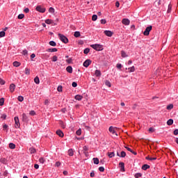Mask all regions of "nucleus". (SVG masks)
Wrapping results in <instances>:
<instances>
[{
	"label": "nucleus",
	"instance_id": "f257e3e1",
	"mask_svg": "<svg viewBox=\"0 0 178 178\" xmlns=\"http://www.w3.org/2000/svg\"><path fill=\"white\" fill-rule=\"evenodd\" d=\"M58 37L60 41H62V42H64V44H67V42H69V39H67V38L64 35H62L61 33H58Z\"/></svg>",
	"mask_w": 178,
	"mask_h": 178
},
{
	"label": "nucleus",
	"instance_id": "f03ea898",
	"mask_svg": "<svg viewBox=\"0 0 178 178\" xmlns=\"http://www.w3.org/2000/svg\"><path fill=\"white\" fill-rule=\"evenodd\" d=\"M90 47L95 51H102L104 49V47L101 44H92Z\"/></svg>",
	"mask_w": 178,
	"mask_h": 178
},
{
	"label": "nucleus",
	"instance_id": "7ed1b4c3",
	"mask_svg": "<svg viewBox=\"0 0 178 178\" xmlns=\"http://www.w3.org/2000/svg\"><path fill=\"white\" fill-rule=\"evenodd\" d=\"M118 130V128L113 127V126H111L108 129V131L111 133L113 136H118V133H116V131Z\"/></svg>",
	"mask_w": 178,
	"mask_h": 178
},
{
	"label": "nucleus",
	"instance_id": "20e7f679",
	"mask_svg": "<svg viewBox=\"0 0 178 178\" xmlns=\"http://www.w3.org/2000/svg\"><path fill=\"white\" fill-rule=\"evenodd\" d=\"M152 30V26H147L143 32L144 35H149V31Z\"/></svg>",
	"mask_w": 178,
	"mask_h": 178
},
{
	"label": "nucleus",
	"instance_id": "39448f33",
	"mask_svg": "<svg viewBox=\"0 0 178 178\" xmlns=\"http://www.w3.org/2000/svg\"><path fill=\"white\" fill-rule=\"evenodd\" d=\"M35 10H37V12H40V13H45V8L41 6H38Z\"/></svg>",
	"mask_w": 178,
	"mask_h": 178
},
{
	"label": "nucleus",
	"instance_id": "423d86ee",
	"mask_svg": "<svg viewBox=\"0 0 178 178\" xmlns=\"http://www.w3.org/2000/svg\"><path fill=\"white\" fill-rule=\"evenodd\" d=\"M15 129H19L20 127V122H19V117H15Z\"/></svg>",
	"mask_w": 178,
	"mask_h": 178
},
{
	"label": "nucleus",
	"instance_id": "0eeeda50",
	"mask_svg": "<svg viewBox=\"0 0 178 178\" xmlns=\"http://www.w3.org/2000/svg\"><path fill=\"white\" fill-rule=\"evenodd\" d=\"M91 63H92L91 60L87 59L86 60L84 61L83 65L84 67H88V66H90V65H91Z\"/></svg>",
	"mask_w": 178,
	"mask_h": 178
},
{
	"label": "nucleus",
	"instance_id": "6e6552de",
	"mask_svg": "<svg viewBox=\"0 0 178 178\" xmlns=\"http://www.w3.org/2000/svg\"><path fill=\"white\" fill-rule=\"evenodd\" d=\"M10 92H14L16 90V85L15 83H11L9 87Z\"/></svg>",
	"mask_w": 178,
	"mask_h": 178
},
{
	"label": "nucleus",
	"instance_id": "1a4fd4ad",
	"mask_svg": "<svg viewBox=\"0 0 178 178\" xmlns=\"http://www.w3.org/2000/svg\"><path fill=\"white\" fill-rule=\"evenodd\" d=\"M122 24H124V26H129L130 24V20L129 19L124 18L122 20Z\"/></svg>",
	"mask_w": 178,
	"mask_h": 178
},
{
	"label": "nucleus",
	"instance_id": "9d476101",
	"mask_svg": "<svg viewBox=\"0 0 178 178\" xmlns=\"http://www.w3.org/2000/svg\"><path fill=\"white\" fill-rule=\"evenodd\" d=\"M105 35H107V37H112L113 35V32L111 31H104Z\"/></svg>",
	"mask_w": 178,
	"mask_h": 178
},
{
	"label": "nucleus",
	"instance_id": "9b49d317",
	"mask_svg": "<svg viewBox=\"0 0 178 178\" xmlns=\"http://www.w3.org/2000/svg\"><path fill=\"white\" fill-rule=\"evenodd\" d=\"M124 148H126V149L127 151H129V152H131V154H133L134 155H137V152H134L133 149H131L130 147L125 146Z\"/></svg>",
	"mask_w": 178,
	"mask_h": 178
},
{
	"label": "nucleus",
	"instance_id": "f8f14e48",
	"mask_svg": "<svg viewBox=\"0 0 178 178\" xmlns=\"http://www.w3.org/2000/svg\"><path fill=\"white\" fill-rule=\"evenodd\" d=\"M119 166L121 168V169H120L121 172H124L125 171V170H124V163L120 162L119 163Z\"/></svg>",
	"mask_w": 178,
	"mask_h": 178
},
{
	"label": "nucleus",
	"instance_id": "ddd939ff",
	"mask_svg": "<svg viewBox=\"0 0 178 178\" xmlns=\"http://www.w3.org/2000/svg\"><path fill=\"white\" fill-rule=\"evenodd\" d=\"M66 71L67 72V73H73V67H72V66H68L66 67Z\"/></svg>",
	"mask_w": 178,
	"mask_h": 178
},
{
	"label": "nucleus",
	"instance_id": "4468645a",
	"mask_svg": "<svg viewBox=\"0 0 178 178\" xmlns=\"http://www.w3.org/2000/svg\"><path fill=\"white\" fill-rule=\"evenodd\" d=\"M47 52H58V49L56 48L47 49Z\"/></svg>",
	"mask_w": 178,
	"mask_h": 178
},
{
	"label": "nucleus",
	"instance_id": "2eb2a0df",
	"mask_svg": "<svg viewBox=\"0 0 178 178\" xmlns=\"http://www.w3.org/2000/svg\"><path fill=\"white\" fill-rule=\"evenodd\" d=\"M1 163H3V165H6L8 163V160L5 158H1L0 159Z\"/></svg>",
	"mask_w": 178,
	"mask_h": 178
},
{
	"label": "nucleus",
	"instance_id": "dca6fc26",
	"mask_svg": "<svg viewBox=\"0 0 178 178\" xmlns=\"http://www.w3.org/2000/svg\"><path fill=\"white\" fill-rule=\"evenodd\" d=\"M121 56L122 58H127L129 56V55H127V54H126V51H124V50L121 51Z\"/></svg>",
	"mask_w": 178,
	"mask_h": 178
},
{
	"label": "nucleus",
	"instance_id": "f3484780",
	"mask_svg": "<svg viewBox=\"0 0 178 178\" xmlns=\"http://www.w3.org/2000/svg\"><path fill=\"white\" fill-rule=\"evenodd\" d=\"M74 98L75 99H76V101H81V99H83V96L80 95H76Z\"/></svg>",
	"mask_w": 178,
	"mask_h": 178
},
{
	"label": "nucleus",
	"instance_id": "a211bd4d",
	"mask_svg": "<svg viewBox=\"0 0 178 178\" xmlns=\"http://www.w3.org/2000/svg\"><path fill=\"white\" fill-rule=\"evenodd\" d=\"M28 119L29 118H27V115H26V113H23L22 114V121L27 122Z\"/></svg>",
	"mask_w": 178,
	"mask_h": 178
},
{
	"label": "nucleus",
	"instance_id": "6ab92c4d",
	"mask_svg": "<svg viewBox=\"0 0 178 178\" xmlns=\"http://www.w3.org/2000/svg\"><path fill=\"white\" fill-rule=\"evenodd\" d=\"M56 135L59 136V137H63V132L60 130L56 131Z\"/></svg>",
	"mask_w": 178,
	"mask_h": 178
},
{
	"label": "nucleus",
	"instance_id": "aec40b11",
	"mask_svg": "<svg viewBox=\"0 0 178 178\" xmlns=\"http://www.w3.org/2000/svg\"><path fill=\"white\" fill-rule=\"evenodd\" d=\"M45 23L46 24H54V20L49 19H46Z\"/></svg>",
	"mask_w": 178,
	"mask_h": 178
},
{
	"label": "nucleus",
	"instance_id": "412c9836",
	"mask_svg": "<svg viewBox=\"0 0 178 178\" xmlns=\"http://www.w3.org/2000/svg\"><path fill=\"white\" fill-rule=\"evenodd\" d=\"M150 166L147 164H145L142 166L143 170H147V169H149Z\"/></svg>",
	"mask_w": 178,
	"mask_h": 178
},
{
	"label": "nucleus",
	"instance_id": "4be33fe9",
	"mask_svg": "<svg viewBox=\"0 0 178 178\" xmlns=\"http://www.w3.org/2000/svg\"><path fill=\"white\" fill-rule=\"evenodd\" d=\"M167 111H172L173 109V104H170L166 107Z\"/></svg>",
	"mask_w": 178,
	"mask_h": 178
},
{
	"label": "nucleus",
	"instance_id": "5701e85b",
	"mask_svg": "<svg viewBox=\"0 0 178 178\" xmlns=\"http://www.w3.org/2000/svg\"><path fill=\"white\" fill-rule=\"evenodd\" d=\"M9 148H10V149H15L16 148V145H15V143H10L9 144Z\"/></svg>",
	"mask_w": 178,
	"mask_h": 178
},
{
	"label": "nucleus",
	"instance_id": "b1692460",
	"mask_svg": "<svg viewBox=\"0 0 178 178\" xmlns=\"http://www.w3.org/2000/svg\"><path fill=\"white\" fill-rule=\"evenodd\" d=\"M68 155L70 156H73V155H74V152H73V149H70L68 150Z\"/></svg>",
	"mask_w": 178,
	"mask_h": 178
},
{
	"label": "nucleus",
	"instance_id": "393cba45",
	"mask_svg": "<svg viewBox=\"0 0 178 178\" xmlns=\"http://www.w3.org/2000/svg\"><path fill=\"white\" fill-rule=\"evenodd\" d=\"M29 152H30V154H35V152H37L35 150V148L34 147H30L29 148Z\"/></svg>",
	"mask_w": 178,
	"mask_h": 178
},
{
	"label": "nucleus",
	"instance_id": "a878e982",
	"mask_svg": "<svg viewBox=\"0 0 178 178\" xmlns=\"http://www.w3.org/2000/svg\"><path fill=\"white\" fill-rule=\"evenodd\" d=\"M95 74L96 76V77H100L101 76V71L96 70Z\"/></svg>",
	"mask_w": 178,
	"mask_h": 178
},
{
	"label": "nucleus",
	"instance_id": "bb28decb",
	"mask_svg": "<svg viewBox=\"0 0 178 178\" xmlns=\"http://www.w3.org/2000/svg\"><path fill=\"white\" fill-rule=\"evenodd\" d=\"M93 163L98 165V163H99V159H98V158H93Z\"/></svg>",
	"mask_w": 178,
	"mask_h": 178
},
{
	"label": "nucleus",
	"instance_id": "cd10ccee",
	"mask_svg": "<svg viewBox=\"0 0 178 178\" xmlns=\"http://www.w3.org/2000/svg\"><path fill=\"white\" fill-rule=\"evenodd\" d=\"M20 65H21L20 62H18V61H15L13 63V66H15V67H19Z\"/></svg>",
	"mask_w": 178,
	"mask_h": 178
},
{
	"label": "nucleus",
	"instance_id": "c85d7f7f",
	"mask_svg": "<svg viewBox=\"0 0 178 178\" xmlns=\"http://www.w3.org/2000/svg\"><path fill=\"white\" fill-rule=\"evenodd\" d=\"M81 34H80V31H76L74 32V36L76 38H79V37H80Z\"/></svg>",
	"mask_w": 178,
	"mask_h": 178
},
{
	"label": "nucleus",
	"instance_id": "c756f323",
	"mask_svg": "<svg viewBox=\"0 0 178 178\" xmlns=\"http://www.w3.org/2000/svg\"><path fill=\"white\" fill-rule=\"evenodd\" d=\"M146 159L147 161H156V157H149V156H146Z\"/></svg>",
	"mask_w": 178,
	"mask_h": 178
},
{
	"label": "nucleus",
	"instance_id": "7c9ffc66",
	"mask_svg": "<svg viewBox=\"0 0 178 178\" xmlns=\"http://www.w3.org/2000/svg\"><path fill=\"white\" fill-rule=\"evenodd\" d=\"M167 124L168 126H172V124H173V120L170 119L167 121Z\"/></svg>",
	"mask_w": 178,
	"mask_h": 178
},
{
	"label": "nucleus",
	"instance_id": "2f4dec72",
	"mask_svg": "<svg viewBox=\"0 0 178 178\" xmlns=\"http://www.w3.org/2000/svg\"><path fill=\"white\" fill-rule=\"evenodd\" d=\"M49 45H51V47H56V42H55V41L51 40L49 42Z\"/></svg>",
	"mask_w": 178,
	"mask_h": 178
},
{
	"label": "nucleus",
	"instance_id": "473e14b6",
	"mask_svg": "<svg viewBox=\"0 0 178 178\" xmlns=\"http://www.w3.org/2000/svg\"><path fill=\"white\" fill-rule=\"evenodd\" d=\"M3 104H5V98L2 97L0 99V106H3Z\"/></svg>",
	"mask_w": 178,
	"mask_h": 178
},
{
	"label": "nucleus",
	"instance_id": "72a5a7b5",
	"mask_svg": "<svg viewBox=\"0 0 178 178\" xmlns=\"http://www.w3.org/2000/svg\"><path fill=\"white\" fill-rule=\"evenodd\" d=\"M34 82L35 84H40V78H38V76L35 77Z\"/></svg>",
	"mask_w": 178,
	"mask_h": 178
},
{
	"label": "nucleus",
	"instance_id": "f704fd0d",
	"mask_svg": "<svg viewBox=\"0 0 178 178\" xmlns=\"http://www.w3.org/2000/svg\"><path fill=\"white\" fill-rule=\"evenodd\" d=\"M125 156H126V152H124V151L121 152V153L120 154V157L124 158Z\"/></svg>",
	"mask_w": 178,
	"mask_h": 178
},
{
	"label": "nucleus",
	"instance_id": "c9c22d12",
	"mask_svg": "<svg viewBox=\"0 0 178 178\" xmlns=\"http://www.w3.org/2000/svg\"><path fill=\"white\" fill-rule=\"evenodd\" d=\"M142 176H143V174H141V173H140V172L136 173V174L134 175V177H136V178L142 177Z\"/></svg>",
	"mask_w": 178,
	"mask_h": 178
},
{
	"label": "nucleus",
	"instance_id": "e433bc0d",
	"mask_svg": "<svg viewBox=\"0 0 178 178\" xmlns=\"http://www.w3.org/2000/svg\"><path fill=\"white\" fill-rule=\"evenodd\" d=\"M105 84H106V86L107 87H112V84L111 83V81H108V80H106V81H105Z\"/></svg>",
	"mask_w": 178,
	"mask_h": 178
},
{
	"label": "nucleus",
	"instance_id": "4c0bfd02",
	"mask_svg": "<svg viewBox=\"0 0 178 178\" xmlns=\"http://www.w3.org/2000/svg\"><path fill=\"white\" fill-rule=\"evenodd\" d=\"M108 156H109L110 158H113V156H115V152H108Z\"/></svg>",
	"mask_w": 178,
	"mask_h": 178
},
{
	"label": "nucleus",
	"instance_id": "58836bf2",
	"mask_svg": "<svg viewBox=\"0 0 178 178\" xmlns=\"http://www.w3.org/2000/svg\"><path fill=\"white\" fill-rule=\"evenodd\" d=\"M65 62H67V63H68L69 65H70V63H73V59L72 58H68L65 60Z\"/></svg>",
	"mask_w": 178,
	"mask_h": 178
},
{
	"label": "nucleus",
	"instance_id": "ea45409f",
	"mask_svg": "<svg viewBox=\"0 0 178 178\" xmlns=\"http://www.w3.org/2000/svg\"><path fill=\"white\" fill-rule=\"evenodd\" d=\"M17 99L19 102H23V101H24V97H23V96H19Z\"/></svg>",
	"mask_w": 178,
	"mask_h": 178
},
{
	"label": "nucleus",
	"instance_id": "a19ab883",
	"mask_svg": "<svg viewBox=\"0 0 178 178\" xmlns=\"http://www.w3.org/2000/svg\"><path fill=\"white\" fill-rule=\"evenodd\" d=\"M98 19V16L97 15H93L92 17V20L93 22H95V20H97Z\"/></svg>",
	"mask_w": 178,
	"mask_h": 178
},
{
	"label": "nucleus",
	"instance_id": "79ce46f5",
	"mask_svg": "<svg viewBox=\"0 0 178 178\" xmlns=\"http://www.w3.org/2000/svg\"><path fill=\"white\" fill-rule=\"evenodd\" d=\"M39 162H40V163H45V159H44L43 157L40 158V159H39Z\"/></svg>",
	"mask_w": 178,
	"mask_h": 178
},
{
	"label": "nucleus",
	"instance_id": "37998d69",
	"mask_svg": "<svg viewBox=\"0 0 178 178\" xmlns=\"http://www.w3.org/2000/svg\"><path fill=\"white\" fill-rule=\"evenodd\" d=\"M129 70L130 73H133V72H134V70H136V68L134 67V66H132L129 68Z\"/></svg>",
	"mask_w": 178,
	"mask_h": 178
},
{
	"label": "nucleus",
	"instance_id": "c03bdc74",
	"mask_svg": "<svg viewBox=\"0 0 178 178\" xmlns=\"http://www.w3.org/2000/svg\"><path fill=\"white\" fill-rule=\"evenodd\" d=\"M116 67H117V69L120 70L122 69V67H123V65H122V64H120V63H118L116 65Z\"/></svg>",
	"mask_w": 178,
	"mask_h": 178
},
{
	"label": "nucleus",
	"instance_id": "a18cd8bd",
	"mask_svg": "<svg viewBox=\"0 0 178 178\" xmlns=\"http://www.w3.org/2000/svg\"><path fill=\"white\" fill-rule=\"evenodd\" d=\"M49 13H55V9L52 7H50L49 9Z\"/></svg>",
	"mask_w": 178,
	"mask_h": 178
},
{
	"label": "nucleus",
	"instance_id": "49530a36",
	"mask_svg": "<svg viewBox=\"0 0 178 178\" xmlns=\"http://www.w3.org/2000/svg\"><path fill=\"white\" fill-rule=\"evenodd\" d=\"M76 136H81V129H79L76 131Z\"/></svg>",
	"mask_w": 178,
	"mask_h": 178
},
{
	"label": "nucleus",
	"instance_id": "de8ad7c7",
	"mask_svg": "<svg viewBox=\"0 0 178 178\" xmlns=\"http://www.w3.org/2000/svg\"><path fill=\"white\" fill-rule=\"evenodd\" d=\"M90 52V49L88 48H86L83 50V53L85 54V55H87V54H88Z\"/></svg>",
	"mask_w": 178,
	"mask_h": 178
},
{
	"label": "nucleus",
	"instance_id": "09e8293b",
	"mask_svg": "<svg viewBox=\"0 0 178 178\" xmlns=\"http://www.w3.org/2000/svg\"><path fill=\"white\" fill-rule=\"evenodd\" d=\"M25 74H27L28 76L30 74V69L25 68Z\"/></svg>",
	"mask_w": 178,
	"mask_h": 178
},
{
	"label": "nucleus",
	"instance_id": "8fccbe9b",
	"mask_svg": "<svg viewBox=\"0 0 178 178\" xmlns=\"http://www.w3.org/2000/svg\"><path fill=\"white\" fill-rule=\"evenodd\" d=\"M18 19H22L24 18V14H19L17 17Z\"/></svg>",
	"mask_w": 178,
	"mask_h": 178
},
{
	"label": "nucleus",
	"instance_id": "3c124183",
	"mask_svg": "<svg viewBox=\"0 0 178 178\" xmlns=\"http://www.w3.org/2000/svg\"><path fill=\"white\" fill-rule=\"evenodd\" d=\"M56 60H58V56H54L52 57V62H56Z\"/></svg>",
	"mask_w": 178,
	"mask_h": 178
},
{
	"label": "nucleus",
	"instance_id": "603ef678",
	"mask_svg": "<svg viewBox=\"0 0 178 178\" xmlns=\"http://www.w3.org/2000/svg\"><path fill=\"white\" fill-rule=\"evenodd\" d=\"M2 37H5V31H1L0 32V38H2Z\"/></svg>",
	"mask_w": 178,
	"mask_h": 178
},
{
	"label": "nucleus",
	"instance_id": "864d4df0",
	"mask_svg": "<svg viewBox=\"0 0 178 178\" xmlns=\"http://www.w3.org/2000/svg\"><path fill=\"white\" fill-rule=\"evenodd\" d=\"M57 90H58V92H62V90H63L62 86H59L57 88Z\"/></svg>",
	"mask_w": 178,
	"mask_h": 178
},
{
	"label": "nucleus",
	"instance_id": "5fc2aeb1",
	"mask_svg": "<svg viewBox=\"0 0 178 178\" xmlns=\"http://www.w3.org/2000/svg\"><path fill=\"white\" fill-rule=\"evenodd\" d=\"M5 83H6L5 81L3 79H2L1 78H0V84L1 86H4Z\"/></svg>",
	"mask_w": 178,
	"mask_h": 178
},
{
	"label": "nucleus",
	"instance_id": "6e6d98bb",
	"mask_svg": "<svg viewBox=\"0 0 178 178\" xmlns=\"http://www.w3.org/2000/svg\"><path fill=\"white\" fill-rule=\"evenodd\" d=\"M28 54H29V51L26 49L23 50L22 54L24 55V56H26V55H28Z\"/></svg>",
	"mask_w": 178,
	"mask_h": 178
},
{
	"label": "nucleus",
	"instance_id": "4d7b16f0",
	"mask_svg": "<svg viewBox=\"0 0 178 178\" xmlns=\"http://www.w3.org/2000/svg\"><path fill=\"white\" fill-rule=\"evenodd\" d=\"M8 124H4L3 126V130H6V131H8Z\"/></svg>",
	"mask_w": 178,
	"mask_h": 178
},
{
	"label": "nucleus",
	"instance_id": "13d9d810",
	"mask_svg": "<svg viewBox=\"0 0 178 178\" xmlns=\"http://www.w3.org/2000/svg\"><path fill=\"white\" fill-rule=\"evenodd\" d=\"M29 115H31V116H34V115H35V111H31L30 113H29Z\"/></svg>",
	"mask_w": 178,
	"mask_h": 178
},
{
	"label": "nucleus",
	"instance_id": "bf43d9fd",
	"mask_svg": "<svg viewBox=\"0 0 178 178\" xmlns=\"http://www.w3.org/2000/svg\"><path fill=\"white\" fill-rule=\"evenodd\" d=\"M99 172H104L105 171V168L104 167H99Z\"/></svg>",
	"mask_w": 178,
	"mask_h": 178
},
{
	"label": "nucleus",
	"instance_id": "052dcab7",
	"mask_svg": "<svg viewBox=\"0 0 178 178\" xmlns=\"http://www.w3.org/2000/svg\"><path fill=\"white\" fill-rule=\"evenodd\" d=\"M55 166H56L57 168H59V166H60V162L59 161L56 162Z\"/></svg>",
	"mask_w": 178,
	"mask_h": 178
},
{
	"label": "nucleus",
	"instance_id": "680f3d73",
	"mask_svg": "<svg viewBox=\"0 0 178 178\" xmlns=\"http://www.w3.org/2000/svg\"><path fill=\"white\" fill-rule=\"evenodd\" d=\"M149 133H154V131H155V129H154V128H152V127H150L149 129Z\"/></svg>",
	"mask_w": 178,
	"mask_h": 178
},
{
	"label": "nucleus",
	"instance_id": "e2e57ef3",
	"mask_svg": "<svg viewBox=\"0 0 178 178\" xmlns=\"http://www.w3.org/2000/svg\"><path fill=\"white\" fill-rule=\"evenodd\" d=\"M101 24H106V19H101Z\"/></svg>",
	"mask_w": 178,
	"mask_h": 178
},
{
	"label": "nucleus",
	"instance_id": "0e129e2a",
	"mask_svg": "<svg viewBox=\"0 0 178 178\" xmlns=\"http://www.w3.org/2000/svg\"><path fill=\"white\" fill-rule=\"evenodd\" d=\"M24 12L25 13H29V12H30V10L29 9V8H25V9L24 10Z\"/></svg>",
	"mask_w": 178,
	"mask_h": 178
},
{
	"label": "nucleus",
	"instance_id": "69168bd1",
	"mask_svg": "<svg viewBox=\"0 0 178 178\" xmlns=\"http://www.w3.org/2000/svg\"><path fill=\"white\" fill-rule=\"evenodd\" d=\"M72 87L76 88V87H77V83L73 82V83H72Z\"/></svg>",
	"mask_w": 178,
	"mask_h": 178
},
{
	"label": "nucleus",
	"instance_id": "338daca9",
	"mask_svg": "<svg viewBox=\"0 0 178 178\" xmlns=\"http://www.w3.org/2000/svg\"><path fill=\"white\" fill-rule=\"evenodd\" d=\"M1 119H3V120H5V119H6V114H3L1 115Z\"/></svg>",
	"mask_w": 178,
	"mask_h": 178
},
{
	"label": "nucleus",
	"instance_id": "774afa93",
	"mask_svg": "<svg viewBox=\"0 0 178 178\" xmlns=\"http://www.w3.org/2000/svg\"><path fill=\"white\" fill-rule=\"evenodd\" d=\"M174 134H175V136H177V134H178V129H175L174 131Z\"/></svg>",
	"mask_w": 178,
	"mask_h": 178
}]
</instances>
